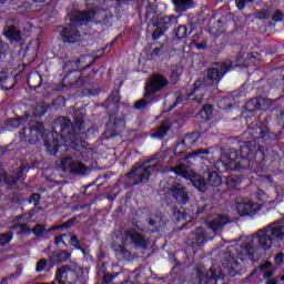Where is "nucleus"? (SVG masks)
<instances>
[{
	"label": "nucleus",
	"instance_id": "obj_55",
	"mask_svg": "<svg viewBox=\"0 0 284 284\" xmlns=\"http://www.w3.org/2000/svg\"><path fill=\"white\" fill-rule=\"evenodd\" d=\"M152 54H154V55L161 54V48L153 49Z\"/></svg>",
	"mask_w": 284,
	"mask_h": 284
},
{
	"label": "nucleus",
	"instance_id": "obj_1",
	"mask_svg": "<svg viewBox=\"0 0 284 284\" xmlns=\"http://www.w3.org/2000/svg\"><path fill=\"white\" fill-rule=\"evenodd\" d=\"M281 243H284V219L260 229L252 237H245L244 243L237 245V257L240 261H253L256 250L267 252Z\"/></svg>",
	"mask_w": 284,
	"mask_h": 284
},
{
	"label": "nucleus",
	"instance_id": "obj_12",
	"mask_svg": "<svg viewBox=\"0 0 284 284\" xmlns=\"http://www.w3.org/2000/svg\"><path fill=\"white\" fill-rule=\"evenodd\" d=\"M55 281L58 284H74L77 283V273L70 266H63L57 271Z\"/></svg>",
	"mask_w": 284,
	"mask_h": 284
},
{
	"label": "nucleus",
	"instance_id": "obj_16",
	"mask_svg": "<svg viewBox=\"0 0 284 284\" xmlns=\"http://www.w3.org/2000/svg\"><path fill=\"white\" fill-rule=\"evenodd\" d=\"M62 41L67 43H74V41H79V30L74 24H67L61 30Z\"/></svg>",
	"mask_w": 284,
	"mask_h": 284
},
{
	"label": "nucleus",
	"instance_id": "obj_24",
	"mask_svg": "<svg viewBox=\"0 0 284 284\" xmlns=\"http://www.w3.org/2000/svg\"><path fill=\"white\" fill-rule=\"evenodd\" d=\"M224 270H226L227 274H234L236 270H239V262L236 258L231 257L222 263Z\"/></svg>",
	"mask_w": 284,
	"mask_h": 284
},
{
	"label": "nucleus",
	"instance_id": "obj_63",
	"mask_svg": "<svg viewBox=\"0 0 284 284\" xmlns=\"http://www.w3.org/2000/svg\"><path fill=\"white\" fill-rule=\"evenodd\" d=\"M194 101H196L197 103H201V99L195 98Z\"/></svg>",
	"mask_w": 284,
	"mask_h": 284
},
{
	"label": "nucleus",
	"instance_id": "obj_51",
	"mask_svg": "<svg viewBox=\"0 0 284 284\" xmlns=\"http://www.w3.org/2000/svg\"><path fill=\"white\" fill-rule=\"evenodd\" d=\"M206 276H209V278H213L216 280V272H214V268L210 270V273L206 274Z\"/></svg>",
	"mask_w": 284,
	"mask_h": 284
},
{
	"label": "nucleus",
	"instance_id": "obj_5",
	"mask_svg": "<svg viewBox=\"0 0 284 284\" xmlns=\"http://www.w3.org/2000/svg\"><path fill=\"white\" fill-rule=\"evenodd\" d=\"M235 210L240 216H247L250 214H256L261 210V204L252 203L246 199H241L235 204Z\"/></svg>",
	"mask_w": 284,
	"mask_h": 284
},
{
	"label": "nucleus",
	"instance_id": "obj_50",
	"mask_svg": "<svg viewBox=\"0 0 284 284\" xmlns=\"http://www.w3.org/2000/svg\"><path fill=\"white\" fill-rule=\"evenodd\" d=\"M59 144H57L55 142L53 143V149H49L50 150V154H57V152H59Z\"/></svg>",
	"mask_w": 284,
	"mask_h": 284
},
{
	"label": "nucleus",
	"instance_id": "obj_21",
	"mask_svg": "<svg viewBox=\"0 0 284 284\" xmlns=\"http://www.w3.org/2000/svg\"><path fill=\"white\" fill-rule=\"evenodd\" d=\"M175 6V12H187L190 8H194V0H172Z\"/></svg>",
	"mask_w": 284,
	"mask_h": 284
},
{
	"label": "nucleus",
	"instance_id": "obj_2",
	"mask_svg": "<svg viewBox=\"0 0 284 284\" xmlns=\"http://www.w3.org/2000/svg\"><path fill=\"white\" fill-rule=\"evenodd\" d=\"M146 21H150L153 23V26L156 27V29L153 31V39L154 41L161 39V36L163 32H166V30H170V28L176 26L179 23V20L174 16L169 17H159L154 11H152V8H149L145 13Z\"/></svg>",
	"mask_w": 284,
	"mask_h": 284
},
{
	"label": "nucleus",
	"instance_id": "obj_31",
	"mask_svg": "<svg viewBox=\"0 0 284 284\" xmlns=\"http://www.w3.org/2000/svg\"><path fill=\"white\" fill-rule=\"evenodd\" d=\"M200 114L202 119H205L206 121L212 119V105L207 104L205 105L201 111Z\"/></svg>",
	"mask_w": 284,
	"mask_h": 284
},
{
	"label": "nucleus",
	"instance_id": "obj_61",
	"mask_svg": "<svg viewBox=\"0 0 284 284\" xmlns=\"http://www.w3.org/2000/svg\"><path fill=\"white\" fill-rule=\"evenodd\" d=\"M63 227H70V222L64 223Z\"/></svg>",
	"mask_w": 284,
	"mask_h": 284
},
{
	"label": "nucleus",
	"instance_id": "obj_52",
	"mask_svg": "<svg viewBox=\"0 0 284 284\" xmlns=\"http://www.w3.org/2000/svg\"><path fill=\"white\" fill-rule=\"evenodd\" d=\"M6 79H8V74L0 72V83H3V81H6Z\"/></svg>",
	"mask_w": 284,
	"mask_h": 284
},
{
	"label": "nucleus",
	"instance_id": "obj_56",
	"mask_svg": "<svg viewBox=\"0 0 284 284\" xmlns=\"http://www.w3.org/2000/svg\"><path fill=\"white\" fill-rule=\"evenodd\" d=\"M266 284H278V281L276 278L268 280Z\"/></svg>",
	"mask_w": 284,
	"mask_h": 284
},
{
	"label": "nucleus",
	"instance_id": "obj_40",
	"mask_svg": "<svg viewBox=\"0 0 284 284\" xmlns=\"http://www.w3.org/2000/svg\"><path fill=\"white\" fill-rule=\"evenodd\" d=\"M120 95L118 91L112 92L111 97H109V103H119Z\"/></svg>",
	"mask_w": 284,
	"mask_h": 284
},
{
	"label": "nucleus",
	"instance_id": "obj_9",
	"mask_svg": "<svg viewBox=\"0 0 284 284\" xmlns=\"http://www.w3.org/2000/svg\"><path fill=\"white\" fill-rule=\"evenodd\" d=\"M101 11H97L95 9H91L89 11H75L71 18L73 23H79V26H83V23H88V21H92V19H100Z\"/></svg>",
	"mask_w": 284,
	"mask_h": 284
},
{
	"label": "nucleus",
	"instance_id": "obj_45",
	"mask_svg": "<svg viewBox=\"0 0 284 284\" xmlns=\"http://www.w3.org/2000/svg\"><path fill=\"white\" fill-rule=\"evenodd\" d=\"M273 21H283V12L282 11H275L273 14Z\"/></svg>",
	"mask_w": 284,
	"mask_h": 284
},
{
	"label": "nucleus",
	"instance_id": "obj_23",
	"mask_svg": "<svg viewBox=\"0 0 284 284\" xmlns=\"http://www.w3.org/2000/svg\"><path fill=\"white\" fill-rule=\"evenodd\" d=\"M41 74L39 72H33L28 77V85L32 90H37L38 88H41Z\"/></svg>",
	"mask_w": 284,
	"mask_h": 284
},
{
	"label": "nucleus",
	"instance_id": "obj_35",
	"mask_svg": "<svg viewBox=\"0 0 284 284\" xmlns=\"http://www.w3.org/2000/svg\"><path fill=\"white\" fill-rule=\"evenodd\" d=\"M175 34L178 39H185V37H187V27L180 26Z\"/></svg>",
	"mask_w": 284,
	"mask_h": 284
},
{
	"label": "nucleus",
	"instance_id": "obj_29",
	"mask_svg": "<svg viewBox=\"0 0 284 284\" xmlns=\"http://www.w3.org/2000/svg\"><path fill=\"white\" fill-rule=\"evenodd\" d=\"M170 128L162 125L158 129V131L152 135L153 139H163L168 135Z\"/></svg>",
	"mask_w": 284,
	"mask_h": 284
},
{
	"label": "nucleus",
	"instance_id": "obj_37",
	"mask_svg": "<svg viewBox=\"0 0 284 284\" xmlns=\"http://www.w3.org/2000/svg\"><path fill=\"white\" fill-rule=\"evenodd\" d=\"M48 265V261H45V258L40 260L37 263L36 266V272H43V270H45V266Z\"/></svg>",
	"mask_w": 284,
	"mask_h": 284
},
{
	"label": "nucleus",
	"instance_id": "obj_17",
	"mask_svg": "<svg viewBox=\"0 0 284 284\" xmlns=\"http://www.w3.org/2000/svg\"><path fill=\"white\" fill-rule=\"evenodd\" d=\"M3 36L10 41V43H19L23 39L21 30L14 26H7L3 29Z\"/></svg>",
	"mask_w": 284,
	"mask_h": 284
},
{
	"label": "nucleus",
	"instance_id": "obj_18",
	"mask_svg": "<svg viewBox=\"0 0 284 284\" xmlns=\"http://www.w3.org/2000/svg\"><path fill=\"white\" fill-rule=\"evenodd\" d=\"M171 194L178 203H187V193L185 192V187L181 184H173L170 187Z\"/></svg>",
	"mask_w": 284,
	"mask_h": 284
},
{
	"label": "nucleus",
	"instance_id": "obj_42",
	"mask_svg": "<svg viewBox=\"0 0 284 284\" xmlns=\"http://www.w3.org/2000/svg\"><path fill=\"white\" fill-rule=\"evenodd\" d=\"M39 201H41V195H39V193L31 194L30 203H33V205H39Z\"/></svg>",
	"mask_w": 284,
	"mask_h": 284
},
{
	"label": "nucleus",
	"instance_id": "obj_19",
	"mask_svg": "<svg viewBox=\"0 0 284 284\" xmlns=\"http://www.w3.org/2000/svg\"><path fill=\"white\" fill-rule=\"evenodd\" d=\"M201 135L199 133H191L186 134L182 141V143L178 144V148H181L183 145L186 150H190L191 148H194L199 143V139Z\"/></svg>",
	"mask_w": 284,
	"mask_h": 284
},
{
	"label": "nucleus",
	"instance_id": "obj_13",
	"mask_svg": "<svg viewBox=\"0 0 284 284\" xmlns=\"http://www.w3.org/2000/svg\"><path fill=\"white\" fill-rule=\"evenodd\" d=\"M275 101L265 99V98H255L252 99L247 104L246 108L250 110V112H258V110L265 111L270 110L272 105H274Z\"/></svg>",
	"mask_w": 284,
	"mask_h": 284
},
{
	"label": "nucleus",
	"instance_id": "obj_47",
	"mask_svg": "<svg viewBox=\"0 0 284 284\" xmlns=\"http://www.w3.org/2000/svg\"><path fill=\"white\" fill-rule=\"evenodd\" d=\"M210 151L207 149H201L195 152H193L192 156H199V154H209Z\"/></svg>",
	"mask_w": 284,
	"mask_h": 284
},
{
	"label": "nucleus",
	"instance_id": "obj_48",
	"mask_svg": "<svg viewBox=\"0 0 284 284\" xmlns=\"http://www.w3.org/2000/svg\"><path fill=\"white\" fill-rule=\"evenodd\" d=\"M283 260H284V254L283 253H280L275 256V263L277 265H281V263H283Z\"/></svg>",
	"mask_w": 284,
	"mask_h": 284
},
{
	"label": "nucleus",
	"instance_id": "obj_44",
	"mask_svg": "<svg viewBox=\"0 0 284 284\" xmlns=\"http://www.w3.org/2000/svg\"><path fill=\"white\" fill-rule=\"evenodd\" d=\"M71 125H72V122L70 120L64 121V124L62 125V136H65V130H69Z\"/></svg>",
	"mask_w": 284,
	"mask_h": 284
},
{
	"label": "nucleus",
	"instance_id": "obj_54",
	"mask_svg": "<svg viewBox=\"0 0 284 284\" xmlns=\"http://www.w3.org/2000/svg\"><path fill=\"white\" fill-rule=\"evenodd\" d=\"M28 119H30V115L26 114L23 118H20L19 122L26 123V121H28Z\"/></svg>",
	"mask_w": 284,
	"mask_h": 284
},
{
	"label": "nucleus",
	"instance_id": "obj_62",
	"mask_svg": "<svg viewBox=\"0 0 284 284\" xmlns=\"http://www.w3.org/2000/svg\"><path fill=\"white\" fill-rule=\"evenodd\" d=\"M32 216H34V212L29 214V219H32Z\"/></svg>",
	"mask_w": 284,
	"mask_h": 284
},
{
	"label": "nucleus",
	"instance_id": "obj_53",
	"mask_svg": "<svg viewBox=\"0 0 284 284\" xmlns=\"http://www.w3.org/2000/svg\"><path fill=\"white\" fill-rule=\"evenodd\" d=\"M267 267H272V263H271V262H265V263L261 266V270H267Z\"/></svg>",
	"mask_w": 284,
	"mask_h": 284
},
{
	"label": "nucleus",
	"instance_id": "obj_36",
	"mask_svg": "<svg viewBox=\"0 0 284 284\" xmlns=\"http://www.w3.org/2000/svg\"><path fill=\"white\" fill-rule=\"evenodd\" d=\"M55 245H68V240L65 237V234L58 235L54 237Z\"/></svg>",
	"mask_w": 284,
	"mask_h": 284
},
{
	"label": "nucleus",
	"instance_id": "obj_8",
	"mask_svg": "<svg viewBox=\"0 0 284 284\" xmlns=\"http://www.w3.org/2000/svg\"><path fill=\"white\" fill-rule=\"evenodd\" d=\"M62 172H72V174H85V165L81 162H77L71 158H63L59 164Z\"/></svg>",
	"mask_w": 284,
	"mask_h": 284
},
{
	"label": "nucleus",
	"instance_id": "obj_20",
	"mask_svg": "<svg viewBox=\"0 0 284 284\" xmlns=\"http://www.w3.org/2000/svg\"><path fill=\"white\" fill-rule=\"evenodd\" d=\"M226 223H230V220L227 216H214L210 222H209V227L213 232H217V230H221L223 225H226Z\"/></svg>",
	"mask_w": 284,
	"mask_h": 284
},
{
	"label": "nucleus",
	"instance_id": "obj_26",
	"mask_svg": "<svg viewBox=\"0 0 284 284\" xmlns=\"http://www.w3.org/2000/svg\"><path fill=\"white\" fill-rule=\"evenodd\" d=\"M207 181L211 185H221V176H219V174H216L215 172L207 173Z\"/></svg>",
	"mask_w": 284,
	"mask_h": 284
},
{
	"label": "nucleus",
	"instance_id": "obj_57",
	"mask_svg": "<svg viewBox=\"0 0 284 284\" xmlns=\"http://www.w3.org/2000/svg\"><path fill=\"white\" fill-rule=\"evenodd\" d=\"M265 278H271V276H274L273 272H266L264 273Z\"/></svg>",
	"mask_w": 284,
	"mask_h": 284
},
{
	"label": "nucleus",
	"instance_id": "obj_38",
	"mask_svg": "<svg viewBox=\"0 0 284 284\" xmlns=\"http://www.w3.org/2000/svg\"><path fill=\"white\" fill-rule=\"evenodd\" d=\"M207 283V280H205V272L200 271L197 272V280H195V284H203Z\"/></svg>",
	"mask_w": 284,
	"mask_h": 284
},
{
	"label": "nucleus",
	"instance_id": "obj_27",
	"mask_svg": "<svg viewBox=\"0 0 284 284\" xmlns=\"http://www.w3.org/2000/svg\"><path fill=\"white\" fill-rule=\"evenodd\" d=\"M57 258L51 256V261H54L55 263H63L70 260V253H68L67 251H61L60 254H57Z\"/></svg>",
	"mask_w": 284,
	"mask_h": 284
},
{
	"label": "nucleus",
	"instance_id": "obj_43",
	"mask_svg": "<svg viewBox=\"0 0 284 284\" xmlns=\"http://www.w3.org/2000/svg\"><path fill=\"white\" fill-rule=\"evenodd\" d=\"M45 112H48V108L45 106H37L36 108V116H43V114H45Z\"/></svg>",
	"mask_w": 284,
	"mask_h": 284
},
{
	"label": "nucleus",
	"instance_id": "obj_14",
	"mask_svg": "<svg viewBox=\"0 0 284 284\" xmlns=\"http://www.w3.org/2000/svg\"><path fill=\"white\" fill-rule=\"evenodd\" d=\"M26 166H20L16 171H12L10 176H6V171L0 166V183H7V185H14L18 179H23V172Z\"/></svg>",
	"mask_w": 284,
	"mask_h": 284
},
{
	"label": "nucleus",
	"instance_id": "obj_6",
	"mask_svg": "<svg viewBox=\"0 0 284 284\" xmlns=\"http://www.w3.org/2000/svg\"><path fill=\"white\" fill-rule=\"evenodd\" d=\"M156 165L158 164H154L153 166L149 165L146 168L138 166L131 173H129V176H133L135 185H139V183H145L152 175V172H154V170H159Z\"/></svg>",
	"mask_w": 284,
	"mask_h": 284
},
{
	"label": "nucleus",
	"instance_id": "obj_25",
	"mask_svg": "<svg viewBox=\"0 0 284 284\" xmlns=\"http://www.w3.org/2000/svg\"><path fill=\"white\" fill-rule=\"evenodd\" d=\"M206 241L207 236L203 231H200L192 236L191 245L192 247H196L199 245H203Z\"/></svg>",
	"mask_w": 284,
	"mask_h": 284
},
{
	"label": "nucleus",
	"instance_id": "obj_11",
	"mask_svg": "<svg viewBox=\"0 0 284 284\" xmlns=\"http://www.w3.org/2000/svg\"><path fill=\"white\" fill-rule=\"evenodd\" d=\"M165 85H168V80L164 79L163 75H154L145 87L144 97H150V94L161 92Z\"/></svg>",
	"mask_w": 284,
	"mask_h": 284
},
{
	"label": "nucleus",
	"instance_id": "obj_41",
	"mask_svg": "<svg viewBox=\"0 0 284 284\" xmlns=\"http://www.w3.org/2000/svg\"><path fill=\"white\" fill-rule=\"evenodd\" d=\"M145 105H148V101H145V99H141L138 102H135L134 108L135 110H143Z\"/></svg>",
	"mask_w": 284,
	"mask_h": 284
},
{
	"label": "nucleus",
	"instance_id": "obj_4",
	"mask_svg": "<svg viewBox=\"0 0 284 284\" xmlns=\"http://www.w3.org/2000/svg\"><path fill=\"white\" fill-rule=\"evenodd\" d=\"M171 172H174L176 176H182V179H186V181H191V183L200 190V192H205L207 183L205 182V179H203L201 175L194 173V171L190 170L186 165L179 164L171 169Z\"/></svg>",
	"mask_w": 284,
	"mask_h": 284
},
{
	"label": "nucleus",
	"instance_id": "obj_60",
	"mask_svg": "<svg viewBox=\"0 0 284 284\" xmlns=\"http://www.w3.org/2000/svg\"><path fill=\"white\" fill-rule=\"evenodd\" d=\"M197 50H202V48H205L202 43L196 44Z\"/></svg>",
	"mask_w": 284,
	"mask_h": 284
},
{
	"label": "nucleus",
	"instance_id": "obj_30",
	"mask_svg": "<svg viewBox=\"0 0 284 284\" xmlns=\"http://www.w3.org/2000/svg\"><path fill=\"white\" fill-rule=\"evenodd\" d=\"M14 237V234L12 232H7L0 235V245H8L10 241Z\"/></svg>",
	"mask_w": 284,
	"mask_h": 284
},
{
	"label": "nucleus",
	"instance_id": "obj_39",
	"mask_svg": "<svg viewBox=\"0 0 284 284\" xmlns=\"http://www.w3.org/2000/svg\"><path fill=\"white\" fill-rule=\"evenodd\" d=\"M239 183H240L239 179H236L234 176L229 178L227 181H226V185L229 187H236L239 185Z\"/></svg>",
	"mask_w": 284,
	"mask_h": 284
},
{
	"label": "nucleus",
	"instance_id": "obj_7",
	"mask_svg": "<svg viewBox=\"0 0 284 284\" xmlns=\"http://www.w3.org/2000/svg\"><path fill=\"white\" fill-rule=\"evenodd\" d=\"M43 123L34 122L33 125H31L29 129L22 130L20 136L21 139H26L29 141V143L33 144L39 141V136L43 134Z\"/></svg>",
	"mask_w": 284,
	"mask_h": 284
},
{
	"label": "nucleus",
	"instance_id": "obj_10",
	"mask_svg": "<svg viewBox=\"0 0 284 284\" xmlns=\"http://www.w3.org/2000/svg\"><path fill=\"white\" fill-rule=\"evenodd\" d=\"M232 68H234L232 61L226 60L225 62H222L220 65L210 69L207 72V77L211 81H219V79H223V77H225V73L230 72Z\"/></svg>",
	"mask_w": 284,
	"mask_h": 284
},
{
	"label": "nucleus",
	"instance_id": "obj_32",
	"mask_svg": "<svg viewBox=\"0 0 284 284\" xmlns=\"http://www.w3.org/2000/svg\"><path fill=\"white\" fill-rule=\"evenodd\" d=\"M11 229L12 230H20V232L22 234H30L32 232V230H30V226H28V224H21V223L16 224Z\"/></svg>",
	"mask_w": 284,
	"mask_h": 284
},
{
	"label": "nucleus",
	"instance_id": "obj_59",
	"mask_svg": "<svg viewBox=\"0 0 284 284\" xmlns=\"http://www.w3.org/2000/svg\"><path fill=\"white\" fill-rule=\"evenodd\" d=\"M199 85H201V82H196V87L193 89L194 93L199 92Z\"/></svg>",
	"mask_w": 284,
	"mask_h": 284
},
{
	"label": "nucleus",
	"instance_id": "obj_49",
	"mask_svg": "<svg viewBox=\"0 0 284 284\" xmlns=\"http://www.w3.org/2000/svg\"><path fill=\"white\" fill-rule=\"evenodd\" d=\"M236 7L239 8V10H243L245 8V0H237Z\"/></svg>",
	"mask_w": 284,
	"mask_h": 284
},
{
	"label": "nucleus",
	"instance_id": "obj_22",
	"mask_svg": "<svg viewBox=\"0 0 284 284\" xmlns=\"http://www.w3.org/2000/svg\"><path fill=\"white\" fill-rule=\"evenodd\" d=\"M61 225L58 226H53L50 229H45V225L42 224H37L33 229H32V233L34 234V236H43V234H50V232H54V230H61Z\"/></svg>",
	"mask_w": 284,
	"mask_h": 284
},
{
	"label": "nucleus",
	"instance_id": "obj_33",
	"mask_svg": "<svg viewBox=\"0 0 284 284\" xmlns=\"http://www.w3.org/2000/svg\"><path fill=\"white\" fill-rule=\"evenodd\" d=\"M64 239H67V243H70L73 247H79V239H77V236L70 233H64Z\"/></svg>",
	"mask_w": 284,
	"mask_h": 284
},
{
	"label": "nucleus",
	"instance_id": "obj_28",
	"mask_svg": "<svg viewBox=\"0 0 284 284\" xmlns=\"http://www.w3.org/2000/svg\"><path fill=\"white\" fill-rule=\"evenodd\" d=\"M254 154V151H252V149H250V144H244L243 146H241V155L243 159H252Z\"/></svg>",
	"mask_w": 284,
	"mask_h": 284
},
{
	"label": "nucleus",
	"instance_id": "obj_34",
	"mask_svg": "<svg viewBox=\"0 0 284 284\" xmlns=\"http://www.w3.org/2000/svg\"><path fill=\"white\" fill-rule=\"evenodd\" d=\"M192 94L194 93H189L187 95H185V92L182 91V94L179 95L173 104V108H176V105H181V103H183V101H187L190 99V97H192Z\"/></svg>",
	"mask_w": 284,
	"mask_h": 284
},
{
	"label": "nucleus",
	"instance_id": "obj_46",
	"mask_svg": "<svg viewBox=\"0 0 284 284\" xmlns=\"http://www.w3.org/2000/svg\"><path fill=\"white\" fill-rule=\"evenodd\" d=\"M181 72H182L181 68H175L172 70L171 77L173 79H179V77H181Z\"/></svg>",
	"mask_w": 284,
	"mask_h": 284
},
{
	"label": "nucleus",
	"instance_id": "obj_3",
	"mask_svg": "<svg viewBox=\"0 0 284 284\" xmlns=\"http://www.w3.org/2000/svg\"><path fill=\"white\" fill-rule=\"evenodd\" d=\"M130 243H133V245H138L139 247H146L148 245V241L143 237V235L139 234L134 230H131L125 233L121 244L115 242L112 247L114 252H119L120 254L126 256L128 250H125V245H130Z\"/></svg>",
	"mask_w": 284,
	"mask_h": 284
},
{
	"label": "nucleus",
	"instance_id": "obj_64",
	"mask_svg": "<svg viewBox=\"0 0 284 284\" xmlns=\"http://www.w3.org/2000/svg\"><path fill=\"white\" fill-rule=\"evenodd\" d=\"M281 281H283V282H284V274L281 276Z\"/></svg>",
	"mask_w": 284,
	"mask_h": 284
},
{
	"label": "nucleus",
	"instance_id": "obj_58",
	"mask_svg": "<svg viewBox=\"0 0 284 284\" xmlns=\"http://www.w3.org/2000/svg\"><path fill=\"white\" fill-rule=\"evenodd\" d=\"M255 154H256V156H261V159H263V152L262 151L256 150Z\"/></svg>",
	"mask_w": 284,
	"mask_h": 284
},
{
	"label": "nucleus",
	"instance_id": "obj_15",
	"mask_svg": "<svg viewBox=\"0 0 284 284\" xmlns=\"http://www.w3.org/2000/svg\"><path fill=\"white\" fill-rule=\"evenodd\" d=\"M72 130L73 132L69 133V139L71 140L67 142V144L71 145L72 148H79V143H81V135L77 133L85 130V122H83V120H75Z\"/></svg>",
	"mask_w": 284,
	"mask_h": 284
}]
</instances>
